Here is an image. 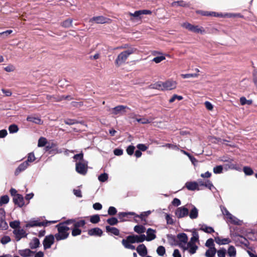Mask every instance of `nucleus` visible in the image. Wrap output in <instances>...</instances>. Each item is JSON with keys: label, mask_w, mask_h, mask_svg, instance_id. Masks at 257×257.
<instances>
[{"label": "nucleus", "mask_w": 257, "mask_h": 257, "mask_svg": "<svg viewBox=\"0 0 257 257\" xmlns=\"http://www.w3.org/2000/svg\"><path fill=\"white\" fill-rule=\"evenodd\" d=\"M136 51V48L130 47L126 50L119 53L115 60V65L117 66L121 65L125 62L128 56L135 53Z\"/></svg>", "instance_id": "obj_1"}, {"label": "nucleus", "mask_w": 257, "mask_h": 257, "mask_svg": "<svg viewBox=\"0 0 257 257\" xmlns=\"http://www.w3.org/2000/svg\"><path fill=\"white\" fill-rule=\"evenodd\" d=\"M177 82L173 80H168L164 82H158L154 85L153 88L161 90H171L177 87Z\"/></svg>", "instance_id": "obj_2"}, {"label": "nucleus", "mask_w": 257, "mask_h": 257, "mask_svg": "<svg viewBox=\"0 0 257 257\" xmlns=\"http://www.w3.org/2000/svg\"><path fill=\"white\" fill-rule=\"evenodd\" d=\"M67 221L65 223H60L57 225L58 228V233L55 234V238L57 240L64 239L66 238L69 233L68 231L69 228L67 226Z\"/></svg>", "instance_id": "obj_3"}, {"label": "nucleus", "mask_w": 257, "mask_h": 257, "mask_svg": "<svg viewBox=\"0 0 257 257\" xmlns=\"http://www.w3.org/2000/svg\"><path fill=\"white\" fill-rule=\"evenodd\" d=\"M221 211L227 222L238 225L242 224V221L231 214L226 208H221Z\"/></svg>", "instance_id": "obj_4"}, {"label": "nucleus", "mask_w": 257, "mask_h": 257, "mask_svg": "<svg viewBox=\"0 0 257 257\" xmlns=\"http://www.w3.org/2000/svg\"><path fill=\"white\" fill-rule=\"evenodd\" d=\"M75 169L76 172L84 175L87 171V162L85 161L76 162Z\"/></svg>", "instance_id": "obj_5"}, {"label": "nucleus", "mask_w": 257, "mask_h": 257, "mask_svg": "<svg viewBox=\"0 0 257 257\" xmlns=\"http://www.w3.org/2000/svg\"><path fill=\"white\" fill-rule=\"evenodd\" d=\"M126 238L130 242L133 243H139L143 242L145 240L146 235L144 234L141 235H130L128 236Z\"/></svg>", "instance_id": "obj_6"}, {"label": "nucleus", "mask_w": 257, "mask_h": 257, "mask_svg": "<svg viewBox=\"0 0 257 257\" xmlns=\"http://www.w3.org/2000/svg\"><path fill=\"white\" fill-rule=\"evenodd\" d=\"M127 107L124 105H118L111 109V113L114 115H122L126 111Z\"/></svg>", "instance_id": "obj_7"}, {"label": "nucleus", "mask_w": 257, "mask_h": 257, "mask_svg": "<svg viewBox=\"0 0 257 257\" xmlns=\"http://www.w3.org/2000/svg\"><path fill=\"white\" fill-rule=\"evenodd\" d=\"M13 233L15 236L16 239L18 241L20 240L22 238L25 237L27 235L26 231L24 229L21 228L14 229Z\"/></svg>", "instance_id": "obj_8"}, {"label": "nucleus", "mask_w": 257, "mask_h": 257, "mask_svg": "<svg viewBox=\"0 0 257 257\" xmlns=\"http://www.w3.org/2000/svg\"><path fill=\"white\" fill-rule=\"evenodd\" d=\"M8 225L5 221V212L4 210H0V229L6 230Z\"/></svg>", "instance_id": "obj_9"}, {"label": "nucleus", "mask_w": 257, "mask_h": 257, "mask_svg": "<svg viewBox=\"0 0 257 257\" xmlns=\"http://www.w3.org/2000/svg\"><path fill=\"white\" fill-rule=\"evenodd\" d=\"M175 214L178 218L184 217L188 214V209L185 207H179L176 209Z\"/></svg>", "instance_id": "obj_10"}, {"label": "nucleus", "mask_w": 257, "mask_h": 257, "mask_svg": "<svg viewBox=\"0 0 257 257\" xmlns=\"http://www.w3.org/2000/svg\"><path fill=\"white\" fill-rule=\"evenodd\" d=\"M54 237L52 235L46 236L43 242L44 247L45 249L49 248L54 243Z\"/></svg>", "instance_id": "obj_11"}, {"label": "nucleus", "mask_w": 257, "mask_h": 257, "mask_svg": "<svg viewBox=\"0 0 257 257\" xmlns=\"http://www.w3.org/2000/svg\"><path fill=\"white\" fill-rule=\"evenodd\" d=\"M152 12L150 10H143L136 11L134 13H129V15L134 17L141 18V16L143 15H150Z\"/></svg>", "instance_id": "obj_12"}, {"label": "nucleus", "mask_w": 257, "mask_h": 257, "mask_svg": "<svg viewBox=\"0 0 257 257\" xmlns=\"http://www.w3.org/2000/svg\"><path fill=\"white\" fill-rule=\"evenodd\" d=\"M53 145H54L52 144L51 145L48 144L45 138L41 137L38 140V146L39 147H42L46 146V150H48L49 149L51 148Z\"/></svg>", "instance_id": "obj_13"}, {"label": "nucleus", "mask_w": 257, "mask_h": 257, "mask_svg": "<svg viewBox=\"0 0 257 257\" xmlns=\"http://www.w3.org/2000/svg\"><path fill=\"white\" fill-rule=\"evenodd\" d=\"M156 232L155 230L148 228L147 230V236H146L145 240L150 241L155 239L156 238Z\"/></svg>", "instance_id": "obj_14"}, {"label": "nucleus", "mask_w": 257, "mask_h": 257, "mask_svg": "<svg viewBox=\"0 0 257 257\" xmlns=\"http://www.w3.org/2000/svg\"><path fill=\"white\" fill-rule=\"evenodd\" d=\"M198 247L195 243L188 242L187 246L184 247V249H188L189 253L194 254L195 253Z\"/></svg>", "instance_id": "obj_15"}, {"label": "nucleus", "mask_w": 257, "mask_h": 257, "mask_svg": "<svg viewBox=\"0 0 257 257\" xmlns=\"http://www.w3.org/2000/svg\"><path fill=\"white\" fill-rule=\"evenodd\" d=\"M91 21L92 22H94L97 24H104L108 23L109 21V19L103 16H97L92 18Z\"/></svg>", "instance_id": "obj_16"}, {"label": "nucleus", "mask_w": 257, "mask_h": 257, "mask_svg": "<svg viewBox=\"0 0 257 257\" xmlns=\"http://www.w3.org/2000/svg\"><path fill=\"white\" fill-rule=\"evenodd\" d=\"M185 186L189 190H199L198 184L196 182H188L185 184Z\"/></svg>", "instance_id": "obj_17"}, {"label": "nucleus", "mask_w": 257, "mask_h": 257, "mask_svg": "<svg viewBox=\"0 0 257 257\" xmlns=\"http://www.w3.org/2000/svg\"><path fill=\"white\" fill-rule=\"evenodd\" d=\"M102 231L99 228H94L91 229H89L88 231V233L89 235L91 236H100L102 234Z\"/></svg>", "instance_id": "obj_18"}, {"label": "nucleus", "mask_w": 257, "mask_h": 257, "mask_svg": "<svg viewBox=\"0 0 257 257\" xmlns=\"http://www.w3.org/2000/svg\"><path fill=\"white\" fill-rule=\"evenodd\" d=\"M13 201L15 204H17L19 207H22L24 204L23 197L20 194L13 197Z\"/></svg>", "instance_id": "obj_19"}, {"label": "nucleus", "mask_w": 257, "mask_h": 257, "mask_svg": "<svg viewBox=\"0 0 257 257\" xmlns=\"http://www.w3.org/2000/svg\"><path fill=\"white\" fill-rule=\"evenodd\" d=\"M137 251L138 253L142 256H144L147 254V248L143 244H140L138 246L137 248Z\"/></svg>", "instance_id": "obj_20"}, {"label": "nucleus", "mask_w": 257, "mask_h": 257, "mask_svg": "<svg viewBox=\"0 0 257 257\" xmlns=\"http://www.w3.org/2000/svg\"><path fill=\"white\" fill-rule=\"evenodd\" d=\"M67 223L68 224L72 223L73 224L74 227L78 228L79 227L84 226L85 222L84 220H80L79 221H76L74 220H70L67 221Z\"/></svg>", "instance_id": "obj_21"}, {"label": "nucleus", "mask_w": 257, "mask_h": 257, "mask_svg": "<svg viewBox=\"0 0 257 257\" xmlns=\"http://www.w3.org/2000/svg\"><path fill=\"white\" fill-rule=\"evenodd\" d=\"M215 241L216 243L219 245L227 244L230 242V240L228 238H222L219 237L215 238Z\"/></svg>", "instance_id": "obj_22"}, {"label": "nucleus", "mask_w": 257, "mask_h": 257, "mask_svg": "<svg viewBox=\"0 0 257 257\" xmlns=\"http://www.w3.org/2000/svg\"><path fill=\"white\" fill-rule=\"evenodd\" d=\"M177 237L179 239L180 242V245L183 246L182 244H184L185 245L187 242L188 241V237L187 235L185 233H182L180 234H179L177 235Z\"/></svg>", "instance_id": "obj_23"}, {"label": "nucleus", "mask_w": 257, "mask_h": 257, "mask_svg": "<svg viewBox=\"0 0 257 257\" xmlns=\"http://www.w3.org/2000/svg\"><path fill=\"white\" fill-rule=\"evenodd\" d=\"M31 161H32V158L31 157V154H29L28 158L27 161L24 162L23 163L21 164L19 166V167H18V168L17 169V172L22 171L24 170L27 167V166L28 165V162H31Z\"/></svg>", "instance_id": "obj_24"}, {"label": "nucleus", "mask_w": 257, "mask_h": 257, "mask_svg": "<svg viewBox=\"0 0 257 257\" xmlns=\"http://www.w3.org/2000/svg\"><path fill=\"white\" fill-rule=\"evenodd\" d=\"M191 32L200 34H204L206 33L205 29L202 27L197 25H193Z\"/></svg>", "instance_id": "obj_25"}, {"label": "nucleus", "mask_w": 257, "mask_h": 257, "mask_svg": "<svg viewBox=\"0 0 257 257\" xmlns=\"http://www.w3.org/2000/svg\"><path fill=\"white\" fill-rule=\"evenodd\" d=\"M123 245L126 248L134 250L135 249L134 245L132 244V242H130L127 238L122 240Z\"/></svg>", "instance_id": "obj_26"}, {"label": "nucleus", "mask_w": 257, "mask_h": 257, "mask_svg": "<svg viewBox=\"0 0 257 257\" xmlns=\"http://www.w3.org/2000/svg\"><path fill=\"white\" fill-rule=\"evenodd\" d=\"M153 118L152 117H150L149 118H145V117H142L140 118H136V120L141 123L143 124H147L151 123L153 121Z\"/></svg>", "instance_id": "obj_27"}, {"label": "nucleus", "mask_w": 257, "mask_h": 257, "mask_svg": "<svg viewBox=\"0 0 257 257\" xmlns=\"http://www.w3.org/2000/svg\"><path fill=\"white\" fill-rule=\"evenodd\" d=\"M216 252V250L215 247H210L206 251L205 255L206 257H214Z\"/></svg>", "instance_id": "obj_28"}, {"label": "nucleus", "mask_w": 257, "mask_h": 257, "mask_svg": "<svg viewBox=\"0 0 257 257\" xmlns=\"http://www.w3.org/2000/svg\"><path fill=\"white\" fill-rule=\"evenodd\" d=\"M200 229L207 233H211L214 231L213 228L205 224L200 225Z\"/></svg>", "instance_id": "obj_29"}, {"label": "nucleus", "mask_w": 257, "mask_h": 257, "mask_svg": "<svg viewBox=\"0 0 257 257\" xmlns=\"http://www.w3.org/2000/svg\"><path fill=\"white\" fill-rule=\"evenodd\" d=\"M151 213V211L149 210L142 212L140 215L135 214V217H139L142 221H146V218Z\"/></svg>", "instance_id": "obj_30"}, {"label": "nucleus", "mask_w": 257, "mask_h": 257, "mask_svg": "<svg viewBox=\"0 0 257 257\" xmlns=\"http://www.w3.org/2000/svg\"><path fill=\"white\" fill-rule=\"evenodd\" d=\"M198 211L197 209L195 207H193L189 213V217L191 219L196 218L198 216Z\"/></svg>", "instance_id": "obj_31"}, {"label": "nucleus", "mask_w": 257, "mask_h": 257, "mask_svg": "<svg viewBox=\"0 0 257 257\" xmlns=\"http://www.w3.org/2000/svg\"><path fill=\"white\" fill-rule=\"evenodd\" d=\"M106 229L107 232H110L115 235H119V231L116 228L107 226L106 227Z\"/></svg>", "instance_id": "obj_32"}, {"label": "nucleus", "mask_w": 257, "mask_h": 257, "mask_svg": "<svg viewBox=\"0 0 257 257\" xmlns=\"http://www.w3.org/2000/svg\"><path fill=\"white\" fill-rule=\"evenodd\" d=\"M199 241V235L198 233L194 231H193V236L191 237L189 242L195 243Z\"/></svg>", "instance_id": "obj_33"}, {"label": "nucleus", "mask_w": 257, "mask_h": 257, "mask_svg": "<svg viewBox=\"0 0 257 257\" xmlns=\"http://www.w3.org/2000/svg\"><path fill=\"white\" fill-rule=\"evenodd\" d=\"M19 254L23 257H28L31 256V251L29 249L21 250L19 251Z\"/></svg>", "instance_id": "obj_34"}, {"label": "nucleus", "mask_w": 257, "mask_h": 257, "mask_svg": "<svg viewBox=\"0 0 257 257\" xmlns=\"http://www.w3.org/2000/svg\"><path fill=\"white\" fill-rule=\"evenodd\" d=\"M181 77L182 78H197L198 77L199 74L197 73H192V74H181Z\"/></svg>", "instance_id": "obj_35"}, {"label": "nucleus", "mask_w": 257, "mask_h": 257, "mask_svg": "<svg viewBox=\"0 0 257 257\" xmlns=\"http://www.w3.org/2000/svg\"><path fill=\"white\" fill-rule=\"evenodd\" d=\"M146 228L143 225H136L134 227V230L138 233H142L145 231Z\"/></svg>", "instance_id": "obj_36"}, {"label": "nucleus", "mask_w": 257, "mask_h": 257, "mask_svg": "<svg viewBox=\"0 0 257 257\" xmlns=\"http://www.w3.org/2000/svg\"><path fill=\"white\" fill-rule=\"evenodd\" d=\"M20 222L18 220L12 221L10 223V226L14 229L20 228Z\"/></svg>", "instance_id": "obj_37"}, {"label": "nucleus", "mask_w": 257, "mask_h": 257, "mask_svg": "<svg viewBox=\"0 0 257 257\" xmlns=\"http://www.w3.org/2000/svg\"><path fill=\"white\" fill-rule=\"evenodd\" d=\"M227 253L230 256H234L236 254V250L234 246H230L229 247Z\"/></svg>", "instance_id": "obj_38"}, {"label": "nucleus", "mask_w": 257, "mask_h": 257, "mask_svg": "<svg viewBox=\"0 0 257 257\" xmlns=\"http://www.w3.org/2000/svg\"><path fill=\"white\" fill-rule=\"evenodd\" d=\"M73 158L75 160L76 163L84 161L83 160V154L82 153H80L79 154L74 155Z\"/></svg>", "instance_id": "obj_39"}, {"label": "nucleus", "mask_w": 257, "mask_h": 257, "mask_svg": "<svg viewBox=\"0 0 257 257\" xmlns=\"http://www.w3.org/2000/svg\"><path fill=\"white\" fill-rule=\"evenodd\" d=\"M181 26L183 28L188 30L189 31H192V28L193 27V25H192L190 23H188V22H185L181 24Z\"/></svg>", "instance_id": "obj_40"}, {"label": "nucleus", "mask_w": 257, "mask_h": 257, "mask_svg": "<svg viewBox=\"0 0 257 257\" xmlns=\"http://www.w3.org/2000/svg\"><path fill=\"white\" fill-rule=\"evenodd\" d=\"M72 20L71 19L66 20L62 23L63 27L65 28H70L72 26Z\"/></svg>", "instance_id": "obj_41"}, {"label": "nucleus", "mask_w": 257, "mask_h": 257, "mask_svg": "<svg viewBox=\"0 0 257 257\" xmlns=\"http://www.w3.org/2000/svg\"><path fill=\"white\" fill-rule=\"evenodd\" d=\"M90 220L92 223H96L99 221L100 218L98 215H94L90 217Z\"/></svg>", "instance_id": "obj_42"}, {"label": "nucleus", "mask_w": 257, "mask_h": 257, "mask_svg": "<svg viewBox=\"0 0 257 257\" xmlns=\"http://www.w3.org/2000/svg\"><path fill=\"white\" fill-rule=\"evenodd\" d=\"M240 102L241 105H249L251 104L252 101L250 100H247L245 97H242L240 98Z\"/></svg>", "instance_id": "obj_43"}, {"label": "nucleus", "mask_w": 257, "mask_h": 257, "mask_svg": "<svg viewBox=\"0 0 257 257\" xmlns=\"http://www.w3.org/2000/svg\"><path fill=\"white\" fill-rule=\"evenodd\" d=\"M157 253L161 256H163L165 253V248L163 246H160L157 249Z\"/></svg>", "instance_id": "obj_44"}, {"label": "nucleus", "mask_w": 257, "mask_h": 257, "mask_svg": "<svg viewBox=\"0 0 257 257\" xmlns=\"http://www.w3.org/2000/svg\"><path fill=\"white\" fill-rule=\"evenodd\" d=\"M223 167L221 165L217 166L213 168V172L215 174H220L222 172Z\"/></svg>", "instance_id": "obj_45"}, {"label": "nucleus", "mask_w": 257, "mask_h": 257, "mask_svg": "<svg viewBox=\"0 0 257 257\" xmlns=\"http://www.w3.org/2000/svg\"><path fill=\"white\" fill-rule=\"evenodd\" d=\"M165 59V57L163 55H161L159 56H157L155 57L153 61L155 62L156 63H159L161 62V61L164 60Z\"/></svg>", "instance_id": "obj_46"}, {"label": "nucleus", "mask_w": 257, "mask_h": 257, "mask_svg": "<svg viewBox=\"0 0 257 257\" xmlns=\"http://www.w3.org/2000/svg\"><path fill=\"white\" fill-rule=\"evenodd\" d=\"M183 99V97L180 95H177V94H174L172 97L170 99L169 102L172 103L176 99H178V100H181Z\"/></svg>", "instance_id": "obj_47"}, {"label": "nucleus", "mask_w": 257, "mask_h": 257, "mask_svg": "<svg viewBox=\"0 0 257 257\" xmlns=\"http://www.w3.org/2000/svg\"><path fill=\"white\" fill-rule=\"evenodd\" d=\"M9 201V198L8 196H7V195L3 196L0 199V204L1 205L4 204H7L8 203Z\"/></svg>", "instance_id": "obj_48"}, {"label": "nucleus", "mask_w": 257, "mask_h": 257, "mask_svg": "<svg viewBox=\"0 0 257 257\" xmlns=\"http://www.w3.org/2000/svg\"><path fill=\"white\" fill-rule=\"evenodd\" d=\"M9 131L10 133H15L18 132V127L16 125L12 124L9 127Z\"/></svg>", "instance_id": "obj_49"}, {"label": "nucleus", "mask_w": 257, "mask_h": 257, "mask_svg": "<svg viewBox=\"0 0 257 257\" xmlns=\"http://www.w3.org/2000/svg\"><path fill=\"white\" fill-rule=\"evenodd\" d=\"M243 171L246 175H251L253 174V170L248 167H244L243 169Z\"/></svg>", "instance_id": "obj_50"}, {"label": "nucleus", "mask_w": 257, "mask_h": 257, "mask_svg": "<svg viewBox=\"0 0 257 257\" xmlns=\"http://www.w3.org/2000/svg\"><path fill=\"white\" fill-rule=\"evenodd\" d=\"M107 179L108 175L106 173L102 174L98 177L99 181L102 182L106 181Z\"/></svg>", "instance_id": "obj_51"}, {"label": "nucleus", "mask_w": 257, "mask_h": 257, "mask_svg": "<svg viewBox=\"0 0 257 257\" xmlns=\"http://www.w3.org/2000/svg\"><path fill=\"white\" fill-rule=\"evenodd\" d=\"M128 215H135V213L133 212H120L118 214V216L120 218L127 216Z\"/></svg>", "instance_id": "obj_52"}, {"label": "nucleus", "mask_w": 257, "mask_h": 257, "mask_svg": "<svg viewBox=\"0 0 257 257\" xmlns=\"http://www.w3.org/2000/svg\"><path fill=\"white\" fill-rule=\"evenodd\" d=\"M11 241V238L9 236H4L1 239V242L5 244L8 243Z\"/></svg>", "instance_id": "obj_53"}, {"label": "nucleus", "mask_w": 257, "mask_h": 257, "mask_svg": "<svg viewBox=\"0 0 257 257\" xmlns=\"http://www.w3.org/2000/svg\"><path fill=\"white\" fill-rule=\"evenodd\" d=\"M248 237L251 240L257 241V231H253L249 233Z\"/></svg>", "instance_id": "obj_54"}, {"label": "nucleus", "mask_w": 257, "mask_h": 257, "mask_svg": "<svg viewBox=\"0 0 257 257\" xmlns=\"http://www.w3.org/2000/svg\"><path fill=\"white\" fill-rule=\"evenodd\" d=\"M43 122V121L41 119L39 116H34L33 117V123L41 124Z\"/></svg>", "instance_id": "obj_55"}, {"label": "nucleus", "mask_w": 257, "mask_h": 257, "mask_svg": "<svg viewBox=\"0 0 257 257\" xmlns=\"http://www.w3.org/2000/svg\"><path fill=\"white\" fill-rule=\"evenodd\" d=\"M226 250L225 249H220L217 251V255L218 257H225Z\"/></svg>", "instance_id": "obj_56"}, {"label": "nucleus", "mask_w": 257, "mask_h": 257, "mask_svg": "<svg viewBox=\"0 0 257 257\" xmlns=\"http://www.w3.org/2000/svg\"><path fill=\"white\" fill-rule=\"evenodd\" d=\"M107 221L109 224H110L111 225H115V224H117V223L118 222L117 219L114 217H112V218L107 219Z\"/></svg>", "instance_id": "obj_57"}, {"label": "nucleus", "mask_w": 257, "mask_h": 257, "mask_svg": "<svg viewBox=\"0 0 257 257\" xmlns=\"http://www.w3.org/2000/svg\"><path fill=\"white\" fill-rule=\"evenodd\" d=\"M205 245L207 247H209V248L210 247H214L213 246V245H214L213 240L212 238L208 239L205 243Z\"/></svg>", "instance_id": "obj_58"}, {"label": "nucleus", "mask_w": 257, "mask_h": 257, "mask_svg": "<svg viewBox=\"0 0 257 257\" xmlns=\"http://www.w3.org/2000/svg\"><path fill=\"white\" fill-rule=\"evenodd\" d=\"M116 212H117L116 209L114 207L111 206L108 208V213L109 215H114L116 213Z\"/></svg>", "instance_id": "obj_59"}, {"label": "nucleus", "mask_w": 257, "mask_h": 257, "mask_svg": "<svg viewBox=\"0 0 257 257\" xmlns=\"http://www.w3.org/2000/svg\"><path fill=\"white\" fill-rule=\"evenodd\" d=\"M81 230L79 228L74 227L72 231V235L74 236L80 234Z\"/></svg>", "instance_id": "obj_60"}, {"label": "nucleus", "mask_w": 257, "mask_h": 257, "mask_svg": "<svg viewBox=\"0 0 257 257\" xmlns=\"http://www.w3.org/2000/svg\"><path fill=\"white\" fill-rule=\"evenodd\" d=\"M134 150L135 147L133 146H130L127 147L126 149V152L128 155H132L134 153Z\"/></svg>", "instance_id": "obj_61"}, {"label": "nucleus", "mask_w": 257, "mask_h": 257, "mask_svg": "<svg viewBox=\"0 0 257 257\" xmlns=\"http://www.w3.org/2000/svg\"><path fill=\"white\" fill-rule=\"evenodd\" d=\"M47 222H38V221H33V227L35 226H44L45 225Z\"/></svg>", "instance_id": "obj_62"}, {"label": "nucleus", "mask_w": 257, "mask_h": 257, "mask_svg": "<svg viewBox=\"0 0 257 257\" xmlns=\"http://www.w3.org/2000/svg\"><path fill=\"white\" fill-rule=\"evenodd\" d=\"M206 108L209 110H212L213 108V105L209 101H205L204 103Z\"/></svg>", "instance_id": "obj_63"}, {"label": "nucleus", "mask_w": 257, "mask_h": 257, "mask_svg": "<svg viewBox=\"0 0 257 257\" xmlns=\"http://www.w3.org/2000/svg\"><path fill=\"white\" fill-rule=\"evenodd\" d=\"M4 69L7 72H13L15 70V68L13 65H10L6 67Z\"/></svg>", "instance_id": "obj_64"}]
</instances>
